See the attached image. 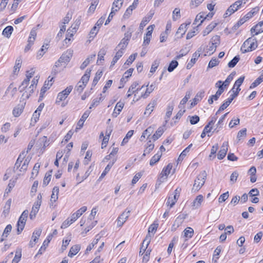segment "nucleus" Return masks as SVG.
Here are the masks:
<instances>
[{
  "label": "nucleus",
  "mask_w": 263,
  "mask_h": 263,
  "mask_svg": "<svg viewBox=\"0 0 263 263\" xmlns=\"http://www.w3.org/2000/svg\"><path fill=\"white\" fill-rule=\"evenodd\" d=\"M206 175V172L203 171L197 176L192 189V192L195 193L201 188L205 183Z\"/></svg>",
  "instance_id": "f257e3e1"
},
{
  "label": "nucleus",
  "mask_w": 263,
  "mask_h": 263,
  "mask_svg": "<svg viewBox=\"0 0 263 263\" xmlns=\"http://www.w3.org/2000/svg\"><path fill=\"white\" fill-rule=\"evenodd\" d=\"M257 47V41L255 38L249 37L246 40L241 47L240 50L245 53L255 50Z\"/></svg>",
  "instance_id": "f03ea898"
},
{
  "label": "nucleus",
  "mask_w": 263,
  "mask_h": 263,
  "mask_svg": "<svg viewBox=\"0 0 263 263\" xmlns=\"http://www.w3.org/2000/svg\"><path fill=\"white\" fill-rule=\"evenodd\" d=\"M28 211L27 210H25V211H23V212L19 217L17 223V234H20L23 231L26 224L27 218L28 216Z\"/></svg>",
  "instance_id": "7ed1b4c3"
},
{
  "label": "nucleus",
  "mask_w": 263,
  "mask_h": 263,
  "mask_svg": "<svg viewBox=\"0 0 263 263\" xmlns=\"http://www.w3.org/2000/svg\"><path fill=\"white\" fill-rule=\"evenodd\" d=\"M72 88V86L70 85L67 87L64 90L59 92L57 98L56 103L59 104L61 101L64 100L71 92Z\"/></svg>",
  "instance_id": "20e7f679"
},
{
  "label": "nucleus",
  "mask_w": 263,
  "mask_h": 263,
  "mask_svg": "<svg viewBox=\"0 0 263 263\" xmlns=\"http://www.w3.org/2000/svg\"><path fill=\"white\" fill-rule=\"evenodd\" d=\"M73 54V51L71 49L67 50L66 52H64L59 58V61L62 63H68Z\"/></svg>",
  "instance_id": "39448f33"
},
{
  "label": "nucleus",
  "mask_w": 263,
  "mask_h": 263,
  "mask_svg": "<svg viewBox=\"0 0 263 263\" xmlns=\"http://www.w3.org/2000/svg\"><path fill=\"white\" fill-rule=\"evenodd\" d=\"M130 213V210L127 211V210H126L118 217L117 219L118 226L121 227L123 224L129 217Z\"/></svg>",
  "instance_id": "423d86ee"
},
{
  "label": "nucleus",
  "mask_w": 263,
  "mask_h": 263,
  "mask_svg": "<svg viewBox=\"0 0 263 263\" xmlns=\"http://www.w3.org/2000/svg\"><path fill=\"white\" fill-rule=\"evenodd\" d=\"M217 87H218V91H217L215 95H212L208 99V103L209 104H213L214 100H217L220 96L224 91V88L222 85L218 86Z\"/></svg>",
  "instance_id": "0eeeda50"
},
{
  "label": "nucleus",
  "mask_w": 263,
  "mask_h": 263,
  "mask_svg": "<svg viewBox=\"0 0 263 263\" xmlns=\"http://www.w3.org/2000/svg\"><path fill=\"white\" fill-rule=\"evenodd\" d=\"M53 79V78H50V77H49L48 78V81H46L45 82H44V85L42 87V88H41V92H40V99L39 100H41L42 99L41 98H43V96L45 93V92L50 88V87H51V86L52 85V83H51L49 84V81H52Z\"/></svg>",
  "instance_id": "6e6552de"
},
{
  "label": "nucleus",
  "mask_w": 263,
  "mask_h": 263,
  "mask_svg": "<svg viewBox=\"0 0 263 263\" xmlns=\"http://www.w3.org/2000/svg\"><path fill=\"white\" fill-rule=\"evenodd\" d=\"M228 142H224L222 145L220 150L219 151L217 155V158L219 160H222L225 157L228 149Z\"/></svg>",
  "instance_id": "1a4fd4ad"
},
{
  "label": "nucleus",
  "mask_w": 263,
  "mask_h": 263,
  "mask_svg": "<svg viewBox=\"0 0 263 263\" xmlns=\"http://www.w3.org/2000/svg\"><path fill=\"white\" fill-rule=\"evenodd\" d=\"M201 49L199 48L197 51H196L193 54L192 58L191 59V61L187 63L186 65V68L187 69H190L193 65L195 63L196 61L197 60L198 58L200 57V52L201 51Z\"/></svg>",
  "instance_id": "9d476101"
},
{
  "label": "nucleus",
  "mask_w": 263,
  "mask_h": 263,
  "mask_svg": "<svg viewBox=\"0 0 263 263\" xmlns=\"http://www.w3.org/2000/svg\"><path fill=\"white\" fill-rule=\"evenodd\" d=\"M151 236L146 235L145 239H144L142 246L140 248V250L139 252L140 255H143V254L145 252L146 249L147 248L148 246L149 245L151 240Z\"/></svg>",
  "instance_id": "9b49d317"
},
{
  "label": "nucleus",
  "mask_w": 263,
  "mask_h": 263,
  "mask_svg": "<svg viewBox=\"0 0 263 263\" xmlns=\"http://www.w3.org/2000/svg\"><path fill=\"white\" fill-rule=\"evenodd\" d=\"M235 74V72H232L226 79V80L224 81V82H222L221 81H218L216 84V86L217 87L219 85H222L223 87V88L224 89V87L228 86L230 82L233 80V77L234 75Z\"/></svg>",
  "instance_id": "f8f14e48"
},
{
  "label": "nucleus",
  "mask_w": 263,
  "mask_h": 263,
  "mask_svg": "<svg viewBox=\"0 0 263 263\" xmlns=\"http://www.w3.org/2000/svg\"><path fill=\"white\" fill-rule=\"evenodd\" d=\"M52 238V235H49L47 238L44 240L42 246L39 249L36 255L43 254L46 250L47 247L48 246L49 243Z\"/></svg>",
  "instance_id": "ddd939ff"
},
{
  "label": "nucleus",
  "mask_w": 263,
  "mask_h": 263,
  "mask_svg": "<svg viewBox=\"0 0 263 263\" xmlns=\"http://www.w3.org/2000/svg\"><path fill=\"white\" fill-rule=\"evenodd\" d=\"M87 210V207L85 206H82L79 210L77 211L75 213L71 215V221H75L76 220L80 217Z\"/></svg>",
  "instance_id": "4468645a"
},
{
  "label": "nucleus",
  "mask_w": 263,
  "mask_h": 263,
  "mask_svg": "<svg viewBox=\"0 0 263 263\" xmlns=\"http://www.w3.org/2000/svg\"><path fill=\"white\" fill-rule=\"evenodd\" d=\"M124 105V104L123 102H118L117 103L114 112L112 114V117L116 118L118 116L123 109Z\"/></svg>",
  "instance_id": "2eb2a0df"
},
{
  "label": "nucleus",
  "mask_w": 263,
  "mask_h": 263,
  "mask_svg": "<svg viewBox=\"0 0 263 263\" xmlns=\"http://www.w3.org/2000/svg\"><path fill=\"white\" fill-rule=\"evenodd\" d=\"M154 14V12L150 11L147 16L144 17L140 24L139 28L140 29H143V28L148 23V22L152 19Z\"/></svg>",
  "instance_id": "dca6fc26"
},
{
  "label": "nucleus",
  "mask_w": 263,
  "mask_h": 263,
  "mask_svg": "<svg viewBox=\"0 0 263 263\" xmlns=\"http://www.w3.org/2000/svg\"><path fill=\"white\" fill-rule=\"evenodd\" d=\"M40 206L41 205L39 204L38 202L34 203V204L32 208V210L29 215L30 218L31 219H33L35 217L36 215L40 209Z\"/></svg>",
  "instance_id": "f3484780"
},
{
  "label": "nucleus",
  "mask_w": 263,
  "mask_h": 263,
  "mask_svg": "<svg viewBox=\"0 0 263 263\" xmlns=\"http://www.w3.org/2000/svg\"><path fill=\"white\" fill-rule=\"evenodd\" d=\"M217 23L212 22L210 24H209L206 28L202 31L203 36H206L209 33H210L212 30L216 27L217 25Z\"/></svg>",
  "instance_id": "a211bd4d"
},
{
  "label": "nucleus",
  "mask_w": 263,
  "mask_h": 263,
  "mask_svg": "<svg viewBox=\"0 0 263 263\" xmlns=\"http://www.w3.org/2000/svg\"><path fill=\"white\" fill-rule=\"evenodd\" d=\"M157 103L156 100H153L151 102H150L146 108L145 111L144 112V115H148L149 116L152 112L153 111L155 106H156Z\"/></svg>",
  "instance_id": "6ab92c4d"
},
{
  "label": "nucleus",
  "mask_w": 263,
  "mask_h": 263,
  "mask_svg": "<svg viewBox=\"0 0 263 263\" xmlns=\"http://www.w3.org/2000/svg\"><path fill=\"white\" fill-rule=\"evenodd\" d=\"M22 63V60L21 57L18 58L15 62V65L14 66L13 74H17L20 69L21 67Z\"/></svg>",
  "instance_id": "aec40b11"
},
{
  "label": "nucleus",
  "mask_w": 263,
  "mask_h": 263,
  "mask_svg": "<svg viewBox=\"0 0 263 263\" xmlns=\"http://www.w3.org/2000/svg\"><path fill=\"white\" fill-rule=\"evenodd\" d=\"M139 85V83L137 82H134L131 86L129 87L127 91V97H130L133 93L135 92L138 91L139 88L136 89V87Z\"/></svg>",
  "instance_id": "412c9836"
},
{
  "label": "nucleus",
  "mask_w": 263,
  "mask_h": 263,
  "mask_svg": "<svg viewBox=\"0 0 263 263\" xmlns=\"http://www.w3.org/2000/svg\"><path fill=\"white\" fill-rule=\"evenodd\" d=\"M80 248V246L78 245L71 247L68 254V256L70 257H72L74 255H76L79 252Z\"/></svg>",
  "instance_id": "4be33fe9"
},
{
  "label": "nucleus",
  "mask_w": 263,
  "mask_h": 263,
  "mask_svg": "<svg viewBox=\"0 0 263 263\" xmlns=\"http://www.w3.org/2000/svg\"><path fill=\"white\" fill-rule=\"evenodd\" d=\"M12 200L11 199H9L6 202L4 207V210L3 212V215L5 217H6L10 212V209L11 205Z\"/></svg>",
  "instance_id": "5701e85b"
},
{
  "label": "nucleus",
  "mask_w": 263,
  "mask_h": 263,
  "mask_svg": "<svg viewBox=\"0 0 263 263\" xmlns=\"http://www.w3.org/2000/svg\"><path fill=\"white\" fill-rule=\"evenodd\" d=\"M173 165L171 163H169L166 167H164L160 174L161 177L163 176L167 177L171 172Z\"/></svg>",
  "instance_id": "b1692460"
},
{
  "label": "nucleus",
  "mask_w": 263,
  "mask_h": 263,
  "mask_svg": "<svg viewBox=\"0 0 263 263\" xmlns=\"http://www.w3.org/2000/svg\"><path fill=\"white\" fill-rule=\"evenodd\" d=\"M204 91H199L196 95L194 99L193 102L191 103V105L194 106L197 104V102L200 101L204 97Z\"/></svg>",
  "instance_id": "393cba45"
},
{
  "label": "nucleus",
  "mask_w": 263,
  "mask_h": 263,
  "mask_svg": "<svg viewBox=\"0 0 263 263\" xmlns=\"http://www.w3.org/2000/svg\"><path fill=\"white\" fill-rule=\"evenodd\" d=\"M22 257V249L17 248L15 251V256L12 261V263H18Z\"/></svg>",
  "instance_id": "a878e982"
},
{
  "label": "nucleus",
  "mask_w": 263,
  "mask_h": 263,
  "mask_svg": "<svg viewBox=\"0 0 263 263\" xmlns=\"http://www.w3.org/2000/svg\"><path fill=\"white\" fill-rule=\"evenodd\" d=\"M128 41H126L125 39L123 38L120 41V42L119 43L118 46L115 48V50H116L117 49L119 48V50H122L124 51V50L126 49L127 46L128 45Z\"/></svg>",
  "instance_id": "bb28decb"
},
{
  "label": "nucleus",
  "mask_w": 263,
  "mask_h": 263,
  "mask_svg": "<svg viewBox=\"0 0 263 263\" xmlns=\"http://www.w3.org/2000/svg\"><path fill=\"white\" fill-rule=\"evenodd\" d=\"M91 69H87L85 74L82 77L81 79V82L87 84L90 76Z\"/></svg>",
  "instance_id": "cd10ccee"
},
{
  "label": "nucleus",
  "mask_w": 263,
  "mask_h": 263,
  "mask_svg": "<svg viewBox=\"0 0 263 263\" xmlns=\"http://www.w3.org/2000/svg\"><path fill=\"white\" fill-rule=\"evenodd\" d=\"M24 109V105L22 104L21 105H18L17 106L15 107L13 110V115L14 117H19L21 114L22 113Z\"/></svg>",
  "instance_id": "c85d7f7f"
},
{
  "label": "nucleus",
  "mask_w": 263,
  "mask_h": 263,
  "mask_svg": "<svg viewBox=\"0 0 263 263\" xmlns=\"http://www.w3.org/2000/svg\"><path fill=\"white\" fill-rule=\"evenodd\" d=\"M183 232L184 233V236L186 238L185 240V241L187 240L188 238H192L193 236L194 230L192 228L188 227L186 228Z\"/></svg>",
  "instance_id": "c756f323"
},
{
  "label": "nucleus",
  "mask_w": 263,
  "mask_h": 263,
  "mask_svg": "<svg viewBox=\"0 0 263 263\" xmlns=\"http://www.w3.org/2000/svg\"><path fill=\"white\" fill-rule=\"evenodd\" d=\"M164 129L163 128V127H159L158 129L156 130L155 134H154L153 135V136H152V139L154 140V141H156V140L158 139L161 136V135L163 134V133H164Z\"/></svg>",
  "instance_id": "7c9ffc66"
},
{
  "label": "nucleus",
  "mask_w": 263,
  "mask_h": 263,
  "mask_svg": "<svg viewBox=\"0 0 263 263\" xmlns=\"http://www.w3.org/2000/svg\"><path fill=\"white\" fill-rule=\"evenodd\" d=\"M158 225H159L158 223L156 221H154L149 227L148 229V234L147 235L151 236V235H150L151 233H153V234H154L157 231V229L158 227Z\"/></svg>",
  "instance_id": "2f4dec72"
},
{
  "label": "nucleus",
  "mask_w": 263,
  "mask_h": 263,
  "mask_svg": "<svg viewBox=\"0 0 263 263\" xmlns=\"http://www.w3.org/2000/svg\"><path fill=\"white\" fill-rule=\"evenodd\" d=\"M13 30V28L11 26H8L6 27L3 31V35H4L5 36L7 37V38H9L11 34L12 33V31Z\"/></svg>",
  "instance_id": "473e14b6"
},
{
  "label": "nucleus",
  "mask_w": 263,
  "mask_h": 263,
  "mask_svg": "<svg viewBox=\"0 0 263 263\" xmlns=\"http://www.w3.org/2000/svg\"><path fill=\"white\" fill-rule=\"evenodd\" d=\"M162 156V154H159L158 152L156 155H155L151 159L149 162V164L151 166L154 165L157 162H158Z\"/></svg>",
  "instance_id": "72a5a7b5"
},
{
  "label": "nucleus",
  "mask_w": 263,
  "mask_h": 263,
  "mask_svg": "<svg viewBox=\"0 0 263 263\" xmlns=\"http://www.w3.org/2000/svg\"><path fill=\"white\" fill-rule=\"evenodd\" d=\"M192 144H190L185 149H184L178 158V161H182L184 158L186 156L187 153L190 151L191 147L192 146Z\"/></svg>",
  "instance_id": "f704fd0d"
},
{
  "label": "nucleus",
  "mask_w": 263,
  "mask_h": 263,
  "mask_svg": "<svg viewBox=\"0 0 263 263\" xmlns=\"http://www.w3.org/2000/svg\"><path fill=\"white\" fill-rule=\"evenodd\" d=\"M237 97V94H231L230 97L227 99L226 101L223 102L222 104V107H224L227 108L229 105L231 104L233 99Z\"/></svg>",
  "instance_id": "c9c22d12"
},
{
  "label": "nucleus",
  "mask_w": 263,
  "mask_h": 263,
  "mask_svg": "<svg viewBox=\"0 0 263 263\" xmlns=\"http://www.w3.org/2000/svg\"><path fill=\"white\" fill-rule=\"evenodd\" d=\"M154 131V128L149 126L147 129H146L142 133V135H141L140 137V140L142 141V137H145L146 136L147 137H149L153 133Z\"/></svg>",
  "instance_id": "e433bc0d"
},
{
  "label": "nucleus",
  "mask_w": 263,
  "mask_h": 263,
  "mask_svg": "<svg viewBox=\"0 0 263 263\" xmlns=\"http://www.w3.org/2000/svg\"><path fill=\"white\" fill-rule=\"evenodd\" d=\"M124 0H115L112 4V8H115L114 10L118 11L122 7Z\"/></svg>",
  "instance_id": "4c0bfd02"
},
{
  "label": "nucleus",
  "mask_w": 263,
  "mask_h": 263,
  "mask_svg": "<svg viewBox=\"0 0 263 263\" xmlns=\"http://www.w3.org/2000/svg\"><path fill=\"white\" fill-rule=\"evenodd\" d=\"M114 163H115L114 161L110 162L107 164V165L106 166V167L105 168L104 170L103 171V172L101 174V176L100 177V179H101V178H103L104 177V176L106 175V174L110 171V170L111 169V167L114 165Z\"/></svg>",
  "instance_id": "58836bf2"
},
{
  "label": "nucleus",
  "mask_w": 263,
  "mask_h": 263,
  "mask_svg": "<svg viewBox=\"0 0 263 263\" xmlns=\"http://www.w3.org/2000/svg\"><path fill=\"white\" fill-rule=\"evenodd\" d=\"M218 144H216L214 145H213L212 147V149L211 150V154L209 156V159L210 160L213 159L216 157V153L218 149Z\"/></svg>",
  "instance_id": "ea45409f"
},
{
  "label": "nucleus",
  "mask_w": 263,
  "mask_h": 263,
  "mask_svg": "<svg viewBox=\"0 0 263 263\" xmlns=\"http://www.w3.org/2000/svg\"><path fill=\"white\" fill-rule=\"evenodd\" d=\"M173 109H174L173 105H169L167 106V111L166 112L165 117L166 123L167 122L170 118L171 117L172 114V111L173 110Z\"/></svg>",
  "instance_id": "a19ab883"
},
{
  "label": "nucleus",
  "mask_w": 263,
  "mask_h": 263,
  "mask_svg": "<svg viewBox=\"0 0 263 263\" xmlns=\"http://www.w3.org/2000/svg\"><path fill=\"white\" fill-rule=\"evenodd\" d=\"M73 26L72 25L71 27L69 28L67 31V37H66L65 41L66 44H67L68 42L70 41V39L69 37H71L73 36V34L74 33H73V31L74 30L73 29Z\"/></svg>",
  "instance_id": "79ce46f5"
},
{
  "label": "nucleus",
  "mask_w": 263,
  "mask_h": 263,
  "mask_svg": "<svg viewBox=\"0 0 263 263\" xmlns=\"http://www.w3.org/2000/svg\"><path fill=\"white\" fill-rule=\"evenodd\" d=\"M51 175H52V171H48V172H47L46 173L45 176L44 178V180H43V184L45 186L47 185L48 184V183H49V182L51 180Z\"/></svg>",
  "instance_id": "37998d69"
},
{
  "label": "nucleus",
  "mask_w": 263,
  "mask_h": 263,
  "mask_svg": "<svg viewBox=\"0 0 263 263\" xmlns=\"http://www.w3.org/2000/svg\"><path fill=\"white\" fill-rule=\"evenodd\" d=\"M155 88V83L152 84L150 86L147 88L145 92L142 95V97L144 98H147L149 95L154 90Z\"/></svg>",
  "instance_id": "c03bdc74"
},
{
  "label": "nucleus",
  "mask_w": 263,
  "mask_h": 263,
  "mask_svg": "<svg viewBox=\"0 0 263 263\" xmlns=\"http://www.w3.org/2000/svg\"><path fill=\"white\" fill-rule=\"evenodd\" d=\"M102 75V71L98 70L96 73L95 77L93 80L92 83V86L94 87L95 86L98 81L100 79L101 76Z\"/></svg>",
  "instance_id": "a18cd8bd"
},
{
  "label": "nucleus",
  "mask_w": 263,
  "mask_h": 263,
  "mask_svg": "<svg viewBox=\"0 0 263 263\" xmlns=\"http://www.w3.org/2000/svg\"><path fill=\"white\" fill-rule=\"evenodd\" d=\"M48 46V44H46V46H45L44 45H43L41 48V49L38 51L36 54V58L37 59H41L43 55L45 54V53L46 52L48 47L47 46Z\"/></svg>",
  "instance_id": "49530a36"
},
{
  "label": "nucleus",
  "mask_w": 263,
  "mask_h": 263,
  "mask_svg": "<svg viewBox=\"0 0 263 263\" xmlns=\"http://www.w3.org/2000/svg\"><path fill=\"white\" fill-rule=\"evenodd\" d=\"M239 55H236L235 57H234V58L231 60L230 61L228 65V67H230V68H233L235 66V65L237 64V63L238 62V61H239Z\"/></svg>",
  "instance_id": "de8ad7c7"
},
{
  "label": "nucleus",
  "mask_w": 263,
  "mask_h": 263,
  "mask_svg": "<svg viewBox=\"0 0 263 263\" xmlns=\"http://www.w3.org/2000/svg\"><path fill=\"white\" fill-rule=\"evenodd\" d=\"M221 251V247L220 246H218L216 248V249L214 251L213 257V261L214 262H216L217 260L219 258V255Z\"/></svg>",
  "instance_id": "09e8293b"
},
{
  "label": "nucleus",
  "mask_w": 263,
  "mask_h": 263,
  "mask_svg": "<svg viewBox=\"0 0 263 263\" xmlns=\"http://www.w3.org/2000/svg\"><path fill=\"white\" fill-rule=\"evenodd\" d=\"M186 31V25H185L184 24H182L179 26V28L178 29L176 34H181L180 37H181L183 36V35L185 33Z\"/></svg>",
  "instance_id": "8fccbe9b"
},
{
  "label": "nucleus",
  "mask_w": 263,
  "mask_h": 263,
  "mask_svg": "<svg viewBox=\"0 0 263 263\" xmlns=\"http://www.w3.org/2000/svg\"><path fill=\"white\" fill-rule=\"evenodd\" d=\"M178 65V62L176 60H173L170 63L167 70L170 72H172Z\"/></svg>",
  "instance_id": "3c124183"
},
{
  "label": "nucleus",
  "mask_w": 263,
  "mask_h": 263,
  "mask_svg": "<svg viewBox=\"0 0 263 263\" xmlns=\"http://www.w3.org/2000/svg\"><path fill=\"white\" fill-rule=\"evenodd\" d=\"M203 200V196L201 195L197 196L193 202V205L196 208L199 207Z\"/></svg>",
  "instance_id": "603ef678"
},
{
  "label": "nucleus",
  "mask_w": 263,
  "mask_h": 263,
  "mask_svg": "<svg viewBox=\"0 0 263 263\" xmlns=\"http://www.w3.org/2000/svg\"><path fill=\"white\" fill-rule=\"evenodd\" d=\"M244 79H245V77L244 76H241L240 77L239 79H238L235 82V84L233 86V87L232 88V89H231V91H234V89L235 88V87L236 86L237 87H240V86L241 85V84H242L243 81H244Z\"/></svg>",
  "instance_id": "864d4df0"
},
{
  "label": "nucleus",
  "mask_w": 263,
  "mask_h": 263,
  "mask_svg": "<svg viewBox=\"0 0 263 263\" xmlns=\"http://www.w3.org/2000/svg\"><path fill=\"white\" fill-rule=\"evenodd\" d=\"M217 47V46H216L215 45H213L212 43L211 45L206 49V53L204 54V56L212 54L216 51Z\"/></svg>",
  "instance_id": "5fc2aeb1"
},
{
  "label": "nucleus",
  "mask_w": 263,
  "mask_h": 263,
  "mask_svg": "<svg viewBox=\"0 0 263 263\" xmlns=\"http://www.w3.org/2000/svg\"><path fill=\"white\" fill-rule=\"evenodd\" d=\"M134 134V130H130L127 132L126 134L125 138L123 139L122 143L121 145H123L124 144H126L128 142V140L129 138L132 137V136Z\"/></svg>",
  "instance_id": "6e6d98bb"
},
{
  "label": "nucleus",
  "mask_w": 263,
  "mask_h": 263,
  "mask_svg": "<svg viewBox=\"0 0 263 263\" xmlns=\"http://www.w3.org/2000/svg\"><path fill=\"white\" fill-rule=\"evenodd\" d=\"M42 233V230L37 229L35 230L33 233L32 236V239H33V242H36V240L38 239L39 237L40 236Z\"/></svg>",
  "instance_id": "4d7b16f0"
},
{
  "label": "nucleus",
  "mask_w": 263,
  "mask_h": 263,
  "mask_svg": "<svg viewBox=\"0 0 263 263\" xmlns=\"http://www.w3.org/2000/svg\"><path fill=\"white\" fill-rule=\"evenodd\" d=\"M137 55V53H134V54H131L129 58H128V59L126 60V61L125 62L124 64V66L126 65L129 66L130 65V64H132V63L134 61V60H135L136 57Z\"/></svg>",
  "instance_id": "13d9d810"
},
{
  "label": "nucleus",
  "mask_w": 263,
  "mask_h": 263,
  "mask_svg": "<svg viewBox=\"0 0 263 263\" xmlns=\"http://www.w3.org/2000/svg\"><path fill=\"white\" fill-rule=\"evenodd\" d=\"M30 81V80H29V78H26L22 83L21 85L20 86L18 89L20 90V92H22L25 90V89L28 86L29 82Z\"/></svg>",
  "instance_id": "bf43d9fd"
},
{
  "label": "nucleus",
  "mask_w": 263,
  "mask_h": 263,
  "mask_svg": "<svg viewBox=\"0 0 263 263\" xmlns=\"http://www.w3.org/2000/svg\"><path fill=\"white\" fill-rule=\"evenodd\" d=\"M188 118L190 119V122L191 124L194 125L197 124L200 120V118L199 116L197 115H195L193 116H189Z\"/></svg>",
  "instance_id": "052dcab7"
},
{
  "label": "nucleus",
  "mask_w": 263,
  "mask_h": 263,
  "mask_svg": "<svg viewBox=\"0 0 263 263\" xmlns=\"http://www.w3.org/2000/svg\"><path fill=\"white\" fill-rule=\"evenodd\" d=\"M219 63V61L217 58H212L211 61L209 62L208 65V68H212L216 65H217Z\"/></svg>",
  "instance_id": "680f3d73"
},
{
  "label": "nucleus",
  "mask_w": 263,
  "mask_h": 263,
  "mask_svg": "<svg viewBox=\"0 0 263 263\" xmlns=\"http://www.w3.org/2000/svg\"><path fill=\"white\" fill-rule=\"evenodd\" d=\"M72 219L71 217L68 218L66 220H65L62 224L61 225V228L62 229H65L67 228L69 226H70L71 224H72L74 221H71Z\"/></svg>",
  "instance_id": "e2e57ef3"
},
{
  "label": "nucleus",
  "mask_w": 263,
  "mask_h": 263,
  "mask_svg": "<svg viewBox=\"0 0 263 263\" xmlns=\"http://www.w3.org/2000/svg\"><path fill=\"white\" fill-rule=\"evenodd\" d=\"M247 135V129L243 128L238 132L237 138L238 140H240L242 138H245Z\"/></svg>",
  "instance_id": "0e129e2a"
},
{
  "label": "nucleus",
  "mask_w": 263,
  "mask_h": 263,
  "mask_svg": "<svg viewBox=\"0 0 263 263\" xmlns=\"http://www.w3.org/2000/svg\"><path fill=\"white\" fill-rule=\"evenodd\" d=\"M103 100V99L101 97H100L99 98L94 99L89 107V109H91L92 107L95 106H97L99 104L100 102L102 101Z\"/></svg>",
  "instance_id": "69168bd1"
},
{
  "label": "nucleus",
  "mask_w": 263,
  "mask_h": 263,
  "mask_svg": "<svg viewBox=\"0 0 263 263\" xmlns=\"http://www.w3.org/2000/svg\"><path fill=\"white\" fill-rule=\"evenodd\" d=\"M239 176L238 173L236 171L234 172L230 176V182L231 184H234L237 181V178Z\"/></svg>",
  "instance_id": "338daca9"
},
{
  "label": "nucleus",
  "mask_w": 263,
  "mask_h": 263,
  "mask_svg": "<svg viewBox=\"0 0 263 263\" xmlns=\"http://www.w3.org/2000/svg\"><path fill=\"white\" fill-rule=\"evenodd\" d=\"M255 28L257 29V31L255 33V35H257L260 33L263 32V21L258 23L255 25Z\"/></svg>",
  "instance_id": "774afa93"
}]
</instances>
